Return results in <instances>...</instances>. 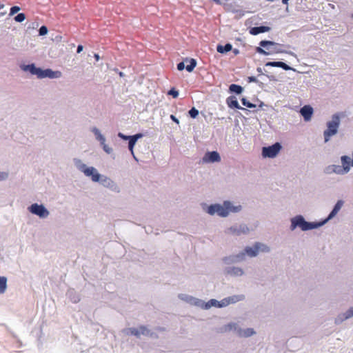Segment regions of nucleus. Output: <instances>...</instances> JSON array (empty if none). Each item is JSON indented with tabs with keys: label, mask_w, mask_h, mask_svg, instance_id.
<instances>
[{
	"label": "nucleus",
	"mask_w": 353,
	"mask_h": 353,
	"mask_svg": "<svg viewBox=\"0 0 353 353\" xmlns=\"http://www.w3.org/2000/svg\"><path fill=\"white\" fill-rule=\"evenodd\" d=\"M245 299L244 294H234L228 297H225L221 301H218L214 299L209 300L208 302H205L203 300L202 308L203 310H209L211 307L223 308L231 304H235L238 302L243 301Z\"/></svg>",
	"instance_id": "1"
},
{
	"label": "nucleus",
	"mask_w": 353,
	"mask_h": 353,
	"mask_svg": "<svg viewBox=\"0 0 353 353\" xmlns=\"http://www.w3.org/2000/svg\"><path fill=\"white\" fill-rule=\"evenodd\" d=\"M20 68L25 72H29L31 74L36 75L39 79H59L61 77L60 71H53L51 69L43 70L40 68H37L34 63L21 65Z\"/></svg>",
	"instance_id": "2"
},
{
	"label": "nucleus",
	"mask_w": 353,
	"mask_h": 353,
	"mask_svg": "<svg viewBox=\"0 0 353 353\" xmlns=\"http://www.w3.org/2000/svg\"><path fill=\"white\" fill-rule=\"evenodd\" d=\"M290 230L294 231L296 228L305 232L319 228L321 226L320 221L309 222L305 220L303 215H296L290 219Z\"/></svg>",
	"instance_id": "3"
},
{
	"label": "nucleus",
	"mask_w": 353,
	"mask_h": 353,
	"mask_svg": "<svg viewBox=\"0 0 353 353\" xmlns=\"http://www.w3.org/2000/svg\"><path fill=\"white\" fill-rule=\"evenodd\" d=\"M342 117V113H335L332 115L330 119L326 122V129L323 131L325 143L330 141L331 138L338 133Z\"/></svg>",
	"instance_id": "4"
},
{
	"label": "nucleus",
	"mask_w": 353,
	"mask_h": 353,
	"mask_svg": "<svg viewBox=\"0 0 353 353\" xmlns=\"http://www.w3.org/2000/svg\"><path fill=\"white\" fill-rule=\"evenodd\" d=\"M259 47H256V52L263 54L270 55L275 53H288L292 56L296 57L292 52H286L281 49L282 46L271 41L263 40L260 41Z\"/></svg>",
	"instance_id": "5"
},
{
	"label": "nucleus",
	"mask_w": 353,
	"mask_h": 353,
	"mask_svg": "<svg viewBox=\"0 0 353 353\" xmlns=\"http://www.w3.org/2000/svg\"><path fill=\"white\" fill-rule=\"evenodd\" d=\"M73 164L75 168L82 172L86 177L90 178L91 181L94 183L99 181L101 174L97 169L93 166H88L83 161L78 158L72 159Z\"/></svg>",
	"instance_id": "6"
},
{
	"label": "nucleus",
	"mask_w": 353,
	"mask_h": 353,
	"mask_svg": "<svg viewBox=\"0 0 353 353\" xmlns=\"http://www.w3.org/2000/svg\"><path fill=\"white\" fill-rule=\"evenodd\" d=\"M27 209L30 213L41 219H46L50 216V211L43 204L34 203L29 205Z\"/></svg>",
	"instance_id": "7"
},
{
	"label": "nucleus",
	"mask_w": 353,
	"mask_h": 353,
	"mask_svg": "<svg viewBox=\"0 0 353 353\" xmlns=\"http://www.w3.org/2000/svg\"><path fill=\"white\" fill-rule=\"evenodd\" d=\"M97 183L114 193H120L121 192V188L119 185L110 177L106 175L102 174L100 177L99 181Z\"/></svg>",
	"instance_id": "8"
},
{
	"label": "nucleus",
	"mask_w": 353,
	"mask_h": 353,
	"mask_svg": "<svg viewBox=\"0 0 353 353\" xmlns=\"http://www.w3.org/2000/svg\"><path fill=\"white\" fill-rule=\"evenodd\" d=\"M205 211L211 216L216 214L222 218L228 217V212L225 211L224 208V201L222 203L210 205L207 207Z\"/></svg>",
	"instance_id": "9"
},
{
	"label": "nucleus",
	"mask_w": 353,
	"mask_h": 353,
	"mask_svg": "<svg viewBox=\"0 0 353 353\" xmlns=\"http://www.w3.org/2000/svg\"><path fill=\"white\" fill-rule=\"evenodd\" d=\"M249 227L244 223L240 225H234L225 230V233L230 235L240 236L241 234H248L250 233Z\"/></svg>",
	"instance_id": "10"
},
{
	"label": "nucleus",
	"mask_w": 353,
	"mask_h": 353,
	"mask_svg": "<svg viewBox=\"0 0 353 353\" xmlns=\"http://www.w3.org/2000/svg\"><path fill=\"white\" fill-rule=\"evenodd\" d=\"M281 145L279 143H275L274 144L263 147L262 148V156L264 158H274L280 152Z\"/></svg>",
	"instance_id": "11"
},
{
	"label": "nucleus",
	"mask_w": 353,
	"mask_h": 353,
	"mask_svg": "<svg viewBox=\"0 0 353 353\" xmlns=\"http://www.w3.org/2000/svg\"><path fill=\"white\" fill-rule=\"evenodd\" d=\"M178 298L188 303L190 305H193L199 308H202L203 300L196 297L192 296L187 294H179Z\"/></svg>",
	"instance_id": "12"
},
{
	"label": "nucleus",
	"mask_w": 353,
	"mask_h": 353,
	"mask_svg": "<svg viewBox=\"0 0 353 353\" xmlns=\"http://www.w3.org/2000/svg\"><path fill=\"white\" fill-rule=\"evenodd\" d=\"M223 273L231 277H241L245 275V271L242 268L234 265L225 267Z\"/></svg>",
	"instance_id": "13"
},
{
	"label": "nucleus",
	"mask_w": 353,
	"mask_h": 353,
	"mask_svg": "<svg viewBox=\"0 0 353 353\" xmlns=\"http://www.w3.org/2000/svg\"><path fill=\"white\" fill-rule=\"evenodd\" d=\"M344 201L342 200H339L336 204L334 205L332 210L330 212L329 215L326 219L324 220L320 221L321 226L326 224L329 221L332 220L334 217L336 216V215L339 213V212L341 210L342 207L343 206Z\"/></svg>",
	"instance_id": "14"
},
{
	"label": "nucleus",
	"mask_w": 353,
	"mask_h": 353,
	"mask_svg": "<svg viewBox=\"0 0 353 353\" xmlns=\"http://www.w3.org/2000/svg\"><path fill=\"white\" fill-rule=\"evenodd\" d=\"M224 208L228 212V216L231 213H238L242 210V205L230 201H224Z\"/></svg>",
	"instance_id": "15"
},
{
	"label": "nucleus",
	"mask_w": 353,
	"mask_h": 353,
	"mask_svg": "<svg viewBox=\"0 0 353 353\" xmlns=\"http://www.w3.org/2000/svg\"><path fill=\"white\" fill-rule=\"evenodd\" d=\"M353 317V306L349 307L347 310L341 312L337 315L334 319V323L339 325L343 321L348 320Z\"/></svg>",
	"instance_id": "16"
},
{
	"label": "nucleus",
	"mask_w": 353,
	"mask_h": 353,
	"mask_svg": "<svg viewBox=\"0 0 353 353\" xmlns=\"http://www.w3.org/2000/svg\"><path fill=\"white\" fill-rule=\"evenodd\" d=\"M238 323L235 322H230L222 327H219L217 330V332L221 334H225L230 332H234L236 334H237L238 329H239Z\"/></svg>",
	"instance_id": "17"
},
{
	"label": "nucleus",
	"mask_w": 353,
	"mask_h": 353,
	"mask_svg": "<svg viewBox=\"0 0 353 353\" xmlns=\"http://www.w3.org/2000/svg\"><path fill=\"white\" fill-rule=\"evenodd\" d=\"M221 161L219 154L216 151L208 152L203 157V162L204 163H215Z\"/></svg>",
	"instance_id": "18"
},
{
	"label": "nucleus",
	"mask_w": 353,
	"mask_h": 353,
	"mask_svg": "<svg viewBox=\"0 0 353 353\" xmlns=\"http://www.w3.org/2000/svg\"><path fill=\"white\" fill-rule=\"evenodd\" d=\"M324 173L326 174H336L338 175H344L345 174L341 169V165H335V164H332V165H327V167H325L324 169Z\"/></svg>",
	"instance_id": "19"
},
{
	"label": "nucleus",
	"mask_w": 353,
	"mask_h": 353,
	"mask_svg": "<svg viewBox=\"0 0 353 353\" xmlns=\"http://www.w3.org/2000/svg\"><path fill=\"white\" fill-rule=\"evenodd\" d=\"M313 112V108L309 105H304L300 110V113L305 121H310L311 120Z\"/></svg>",
	"instance_id": "20"
},
{
	"label": "nucleus",
	"mask_w": 353,
	"mask_h": 353,
	"mask_svg": "<svg viewBox=\"0 0 353 353\" xmlns=\"http://www.w3.org/2000/svg\"><path fill=\"white\" fill-rule=\"evenodd\" d=\"M137 335H134L137 338H140L141 335L145 336H150L152 338H156L157 335L150 330L146 326L141 325L139 327H137Z\"/></svg>",
	"instance_id": "21"
},
{
	"label": "nucleus",
	"mask_w": 353,
	"mask_h": 353,
	"mask_svg": "<svg viewBox=\"0 0 353 353\" xmlns=\"http://www.w3.org/2000/svg\"><path fill=\"white\" fill-rule=\"evenodd\" d=\"M256 334V331L251 327L243 329L239 326L237 336L241 338H248Z\"/></svg>",
	"instance_id": "22"
},
{
	"label": "nucleus",
	"mask_w": 353,
	"mask_h": 353,
	"mask_svg": "<svg viewBox=\"0 0 353 353\" xmlns=\"http://www.w3.org/2000/svg\"><path fill=\"white\" fill-rule=\"evenodd\" d=\"M245 256L250 258H254L258 256L257 250L255 243L252 246H245L243 249Z\"/></svg>",
	"instance_id": "23"
},
{
	"label": "nucleus",
	"mask_w": 353,
	"mask_h": 353,
	"mask_svg": "<svg viewBox=\"0 0 353 353\" xmlns=\"http://www.w3.org/2000/svg\"><path fill=\"white\" fill-rule=\"evenodd\" d=\"M90 131L94 134L95 139L100 143L101 145L105 143L106 139L105 137L101 134L99 129L96 127H92L90 129Z\"/></svg>",
	"instance_id": "24"
},
{
	"label": "nucleus",
	"mask_w": 353,
	"mask_h": 353,
	"mask_svg": "<svg viewBox=\"0 0 353 353\" xmlns=\"http://www.w3.org/2000/svg\"><path fill=\"white\" fill-rule=\"evenodd\" d=\"M90 131L94 134L95 139L100 143L101 145L105 143L106 139L105 137L101 134L99 129L96 127H92L90 129Z\"/></svg>",
	"instance_id": "25"
},
{
	"label": "nucleus",
	"mask_w": 353,
	"mask_h": 353,
	"mask_svg": "<svg viewBox=\"0 0 353 353\" xmlns=\"http://www.w3.org/2000/svg\"><path fill=\"white\" fill-rule=\"evenodd\" d=\"M90 131L94 134L95 139L100 143L101 145L105 143L106 139L105 137L101 134L99 129L96 127H92L90 129Z\"/></svg>",
	"instance_id": "26"
},
{
	"label": "nucleus",
	"mask_w": 353,
	"mask_h": 353,
	"mask_svg": "<svg viewBox=\"0 0 353 353\" xmlns=\"http://www.w3.org/2000/svg\"><path fill=\"white\" fill-rule=\"evenodd\" d=\"M226 103H227L228 107H230V108L245 110L243 108L240 106L236 97L234 96H230V97H228L226 99Z\"/></svg>",
	"instance_id": "27"
},
{
	"label": "nucleus",
	"mask_w": 353,
	"mask_h": 353,
	"mask_svg": "<svg viewBox=\"0 0 353 353\" xmlns=\"http://www.w3.org/2000/svg\"><path fill=\"white\" fill-rule=\"evenodd\" d=\"M265 66L279 67L285 70H294V69L282 61H270L265 63Z\"/></svg>",
	"instance_id": "28"
},
{
	"label": "nucleus",
	"mask_w": 353,
	"mask_h": 353,
	"mask_svg": "<svg viewBox=\"0 0 353 353\" xmlns=\"http://www.w3.org/2000/svg\"><path fill=\"white\" fill-rule=\"evenodd\" d=\"M255 245L258 254L259 253H270L271 251L270 247L264 243L255 242Z\"/></svg>",
	"instance_id": "29"
},
{
	"label": "nucleus",
	"mask_w": 353,
	"mask_h": 353,
	"mask_svg": "<svg viewBox=\"0 0 353 353\" xmlns=\"http://www.w3.org/2000/svg\"><path fill=\"white\" fill-rule=\"evenodd\" d=\"M270 30V27L261 26L252 28L250 30V33L252 35H256L260 33L268 32Z\"/></svg>",
	"instance_id": "30"
},
{
	"label": "nucleus",
	"mask_w": 353,
	"mask_h": 353,
	"mask_svg": "<svg viewBox=\"0 0 353 353\" xmlns=\"http://www.w3.org/2000/svg\"><path fill=\"white\" fill-rule=\"evenodd\" d=\"M67 296L72 303H77L80 301L79 295L73 289L68 290Z\"/></svg>",
	"instance_id": "31"
},
{
	"label": "nucleus",
	"mask_w": 353,
	"mask_h": 353,
	"mask_svg": "<svg viewBox=\"0 0 353 353\" xmlns=\"http://www.w3.org/2000/svg\"><path fill=\"white\" fill-rule=\"evenodd\" d=\"M232 49V46L230 43H227L225 46L218 45L216 50L218 52L223 54L230 51Z\"/></svg>",
	"instance_id": "32"
},
{
	"label": "nucleus",
	"mask_w": 353,
	"mask_h": 353,
	"mask_svg": "<svg viewBox=\"0 0 353 353\" xmlns=\"http://www.w3.org/2000/svg\"><path fill=\"white\" fill-rule=\"evenodd\" d=\"M7 278L0 276V294H3L7 290Z\"/></svg>",
	"instance_id": "33"
},
{
	"label": "nucleus",
	"mask_w": 353,
	"mask_h": 353,
	"mask_svg": "<svg viewBox=\"0 0 353 353\" xmlns=\"http://www.w3.org/2000/svg\"><path fill=\"white\" fill-rule=\"evenodd\" d=\"M223 262L226 265H231L234 263H237L234 254L225 256L222 259Z\"/></svg>",
	"instance_id": "34"
},
{
	"label": "nucleus",
	"mask_w": 353,
	"mask_h": 353,
	"mask_svg": "<svg viewBox=\"0 0 353 353\" xmlns=\"http://www.w3.org/2000/svg\"><path fill=\"white\" fill-rule=\"evenodd\" d=\"M229 90L230 92H234L237 94H239L243 92V88L241 85L236 84H231L229 87Z\"/></svg>",
	"instance_id": "35"
},
{
	"label": "nucleus",
	"mask_w": 353,
	"mask_h": 353,
	"mask_svg": "<svg viewBox=\"0 0 353 353\" xmlns=\"http://www.w3.org/2000/svg\"><path fill=\"white\" fill-rule=\"evenodd\" d=\"M236 263L243 262L246 260V256L243 250L239 251L238 253L234 254Z\"/></svg>",
	"instance_id": "36"
},
{
	"label": "nucleus",
	"mask_w": 353,
	"mask_h": 353,
	"mask_svg": "<svg viewBox=\"0 0 353 353\" xmlns=\"http://www.w3.org/2000/svg\"><path fill=\"white\" fill-rule=\"evenodd\" d=\"M122 333L125 335H137V327H128L122 330Z\"/></svg>",
	"instance_id": "37"
},
{
	"label": "nucleus",
	"mask_w": 353,
	"mask_h": 353,
	"mask_svg": "<svg viewBox=\"0 0 353 353\" xmlns=\"http://www.w3.org/2000/svg\"><path fill=\"white\" fill-rule=\"evenodd\" d=\"M136 141H134L132 138L129 140V143H128V149L130 151V153L132 155L133 158L137 161V159L136 157V156L134 155V147L136 144Z\"/></svg>",
	"instance_id": "38"
},
{
	"label": "nucleus",
	"mask_w": 353,
	"mask_h": 353,
	"mask_svg": "<svg viewBox=\"0 0 353 353\" xmlns=\"http://www.w3.org/2000/svg\"><path fill=\"white\" fill-rule=\"evenodd\" d=\"M190 63L185 66L187 71L192 72L196 65V61L194 59L189 61Z\"/></svg>",
	"instance_id": "39"
},
{
	"label": "nucleus",
	"mask_w": 353,
	"mask_h": 353,
	"mask_svg": "<svg viewBox=\"0 0 353 353\" xmlns=\"http://www.w3.org/2000/svg\"><path fill=\"white\" fill-rule=\"evenodd\" d=\"M241 102H242V104L248 108H255L256 107V105L250 103V101H248L245 98H242L241 99Z\"/></svg>",
	"instance_id": "40"
},
{
	"label": "nucleus",
	"mask_w": 353,
	"mask_h": 353,
	"mask_svg": "<svg viewBox=\"0 0 353 353\" xmlns=\"http://www.w3.org/2000/svg\"><path fill=\"white\" fill-rule=\"evenodd\" d=\"M26 19V15L24 13H19L14 17V20L17 22H23Z\"/></svg>",
	"instance_id": "41"
},
{
	"label": "nucleus",
	"mask_w": 353,
	"mask_h": 353,
	"mask_svg": "<svg viewBox=\"0 0 353 353\" xmlns=\"http://www.w3.org/2000/svg\"><path fill=\"white\" fill-rule=\"evenodd\" d=\"M189 114L190 117L194 119L199 115V110L195 108H192L189 111Z\"/></svg>",
	"instance_id": "42"
},
{
	"label": "nucleus",
	"mask_w": 353,
	"mask_h": 353,
	"mask_svg": "<svg viewBox=\"0 0 353 353\" xmlns=\"http://www.w3.org/2000/svg\"><path fill=\"white\" fill-rule=\"evenodd\" d=\"M101 146L103 148V150H104V152L108 154H111L113 151L112 148L111 147H110L109 145H108L105 143L104 144L101 145Z\"/></svg>",
	"instance_id": "43"
},
{
	"label": "nucleus",
	"mask_w": 353,
	"mask_h": 353,
	"mask_svg": "<svg viewBox=\"0 0 353 353\" xmlns=\"http://www.w3.org/2000/svg\"><path fill=\"white\" fill-rule=\"evenodd\" d=\"M48 28L45 26H42L39 30V34L40 36H44L48 34Z\"/></svg>",
	"instance_id": "44"
},
{
	"label": "nucleus",
	"mask_w": 353,
	"mask_h": 353,
	"mask_svg": "<svg viewBox=\"0 0 353 353\" xmlns=\"http://www.w3.org/2000/svg\"><path fill=\"white\" fill-rule=\"evenodd\" d=\"M20 10H21V8L19 6H12L10 8V11L9 15L10 16H12V15L15 14L16 13H17Z\"/></svg>",
	"instance_id": "45"
},
{
	"label": "nucleus",
	"mask_w": 353,
	"mask_h": 353,
	"mask_svg": "<svg viewBox=\"0 0 353 353\" xmlns=\"http://www.w3.org/2000/svg\"><path fill=\"white\" fill-rule=\"evenodd\" d=\"M169 95L172 96L174 98H176L179 96V92L174 88H172L168 93Z\"/></svg>",
	"instance_id": "46"
},
{
	"label": "nucleus",
	"mask_w": 353,
	"mask_h": 353,
	"mask_svg": "<svg viewBox=\"0 0 353 353\" xmlns=\"http://www.w3.org/2000/svg\"><path fill=\"white\" fill-rule=\"evenodd\" d=\"M8 178V174L4 172H0V181H5Z\"/></svg>",
	"instance_id": "47"
},
{
	"label": "nucleus",
	"mask_w": 353,
	"mask_h": 353,
	"mask_svg": "<svg viewBox=\"0 0 353 353\" xmlns=\"http://www.w3.org/2000/svg\"><path fill=\"white\" fill-rule=\"evenodd\" d=\"M143 137V134L141 133H138V134H136L134 135H132L131 136V138L134 141H137L138 139L142 138Z\"/></svg>",
	"instance_id": "48"
},
{
	"label": "nucleus",
	"mask_w": 353,
	"mask_h": 353,
	"mask_svg": "<svg viewBox=\"0 0 353 353\" xmlns=\"http://www.w3.org/2000/svg\"><path fill=\"white\" fill-rule=\"evenodd\" d=\"M118 137L122 139L123 140H130L131 139V136L125 135L121 132L118 133Z\"/></svg>",
	"instance_id": "49"
},
{
	"label": "nucleus",
	"mask_w": 353,
	"mask_h": 353,
	"mask_svg": "<svg viewBox=\"0 0 353 353\" xmlns=\"http://www.w3.org/2000/svg\"><path fill=\"white\" fill-rule=\"evenodd\" d=\"M185 68V64L183 62H180L177 64V69L179 70H183Z\"/></svg>",
	"instance_id": "50"
},
{
	"label": "nucleus",
	"mask_w": 353,
	"mask_h": 353,
	"mask_svg": "<svg viewBox=\"0 0 353 353\" xmlns=\"http://www.w3.org/2000/svg\"><path fill=\"white\" fill-rule=\"evenodd\" d=\"M170 118H171V119H172L173 121H174L175 123H179V119H178L177 118H176V117H175V116H174V115H172H172L170 116Z\"/></svg>",
	"instance_id": "51"
},
{
	"label": "nucleus",
	"mask_w": 353,
	"mask_h": 353,
	"mask_svg": "<svg viewBox=\"0 0 353 353\" xmlns=\"http://www.w3.org/2000/svg\"><path fill=\"white\" fill-rule=\"evenodd\" d=\"M83 46L79 45L78 47H77V53H80V52H81L83 51Z\"/></svg>",
	"instance_id": "52"
},
{
	"label": "nucleus",
	"mask_w": 353,
	"mask_h": 353,
	"mask_svg": "<svg viewBox=\"0 0 353 353\" xmlns=\"http://www.w3.org/2000/svg\"><path fill=\"white\" fill-rule=\"evenodd\" d=\"M249 80H250V81H253V82L256 81V77H249Z\"/></svg>",
	"instance_id": "53"
},
{
	"label": "nucleus",
	"mask_w": 353,
	"mask_h": 353,
	"mask_svg": "<svg viewBox=\"0 0 353 353\" xmlns=\"http://www.w3.org/2000/svg\"><path fill=\"white\" fill-rule=\"evenodd\" d=\"M94 58H95L96 61H99L100 59V57L98 54H94Z\"/></svg>",
	"instance_id": "54"
},
{
	"label": "nucleus",
	"mask_w": 353,
	"mask_h": 353,
	"mask_svg": "<svg viewBox=\"0 0 353 353\" xmlns=\"http://www.w3.org/2000/svg\"><path fill=\"white\" fill-rule=\"evenodd\" d=\"M233 52L235 54H238L239 52V50L238 49H234L233 50Z\"/></svg>",
	"instance_id": "55"
},
{
	"label": "nucleus",
	"mask_w": 353,
	"mask_h": 353,
	"mask_svg": "<svg viewBox=\"0 0 353 353\" xmlns=\"http://www.w3.org/2000/svg\"><path fill=\"white\" fill-rule=\"evenodd\" d=\"M289 1H290V0H283V1H282V2H283V3H284V4H288Z\"/></svg>",
	"instance_id": "56"
},
{
	"label": "nucleus",
	"mask_w": 353,
	"mask_h": 353,
	"mask_svg": "<svg viewBox=\"0 0 353 353\" xmlns=\"http://www.w3.org/2000/svg\"><path fill=\"white\" fill-rule=\"evenodd\" d=\"M123 75H124V74H123V73L122 72H119V76H120V77H123Z\"/></svg>",
	"instance_id": "57"
},
{
	"label": "nucleus",
	"mask_w": 353,
	"mask_h": 353,
	"mask_svg": "<svg viewBox=\"0 0 353 353\" xmlns=\"http://www.w3.org/2000/svg\"><path fill=\"white\" fill-rule=\"evenodd\" d=\"M3 8V5L0 6V9Z\"/></svg>",
	"instance_id": "58"
},
{
	"label": "nucleus",
	"mask_w": 353,
	"mask_h": 353,
	"mask_svg": "<svg viewBox=\"0 0 353 353\" xmlns=\"http://www.w3.org/2000/svg\"><path fill=\"white\" fill-rule=\"evenodd\" d=\"M261 68H258V71L259 72H261Z\"/></svg>",
	"instance_id": "59"
},
{
	"label": "nucleus",
	"mask_w": 353,
	"mask_h": 353,
	"mask_svg": "<svg viewBox=\"0 0 353 353\" xmlns=\"http://www.w3.org/2000/svg\"><path fill=\"white\" fill-rule=\"evenodd\" d=\"M352 17L353 18V14H352Z\"/></svg>",
	"instance_id": "60"
}]
</instances>
